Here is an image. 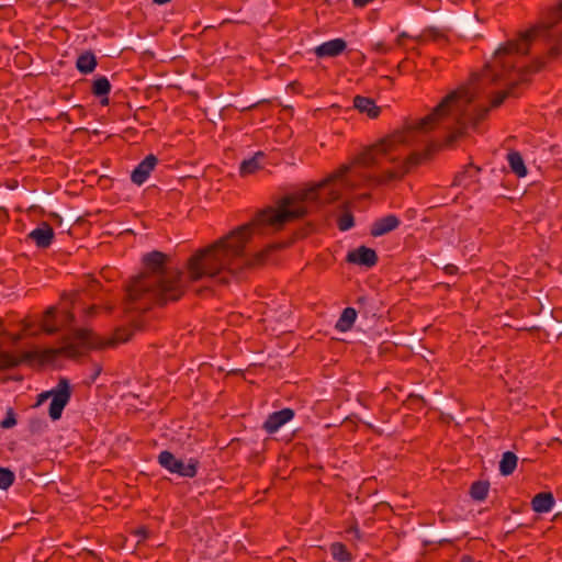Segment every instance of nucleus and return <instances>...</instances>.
<instances>
[{
    "label": "nucleus",
    "instance_id": "nucleus-1",
    "mask_svg": "<svg viewBox=\"0 0 562 562\" xmlns=\"http://www.w3.org/2000/svg\"><path fill=\"white\" fill-rule=\"evenodd\" d=\"M537 29L528 30L519 38L508 41L501 46L482 72L472 76L469 86L461 87L446 95L432 112L425 117L407 124L403 130L392 133L362 150L355 158L353 165L370 168L382 165L384 159L394 162L397 156L393 153L401 146L417 142L419 135L438 126L452 130L447 139L448 144H452L462 136L469 126L476 127L490 111V108L470 110V104L476 98L481 85L485 82H505L507 86L506 89L495 94L491 108L499 106L509 97H518V88L528 81L527 75L529 71L517 68V58L528 54L530 43L537 36Z\"/></svg>",
    "mask_w": 562,
    "mask_h": 562
},
{
    "label": "nucleus",
    "instance_id": "nucleus-2",
    "mask_svg": "<svg viewBox=\"0 0 562 562\" xmlns=\"http://www.w3.org/2000/svg\"><path fill=\"white\" fill-rule=\"evenodd\" d=\"M349 170L350 166L342 165L327 178L284 195L276 207L260 211L251 222L194 251L186 263L184 282L213 279L222 273L238 277L247 269L261 266L270 248L249 255L246 245L251 236L279 231L285 224L304 217L310 212L308 205L318 209L339 200L342 189L355 188V183L346 177Z\"/></svg>",
    "mask_w": 562,
    "mask_h": 562
},
{
    "label": "nucleus",
    "instance_id": "nucleus-3",
    "mask_svg": "<svg viewBox=\"0 0 562 562\" xmlns=\"http://www.w3.org/2000/svg\"><path fill=\"white\" fill-rule=\"evenodd\" d=\"M168 261L169 257L158 250L143 256L144 271L134 277L126 288L131 308L147 311L181 299L186 290L184 273L168 270Z\"/></svg>",
    "mask_w": 562,
    "mask_h": 562
},
{
    "label": "nucleus",
    "instance_id": "nucleus-4",
    "mask_svg": "<svg viewBox=\"0 0 562 562\" xmlns=\"http://www.w3.org/2000/svg\"><path fill=\"white\" fill-rule=\"evenodd\" d=\"M133 336L128 327H120L112 337L103 339L88 328H80L63 338L57 348L33 349L24 353V359L36 361L40 364H52L60 357L76 359L87 352L88 349H104L126 342Z\"/></svg>",
    "mask_w": 562,
    "mask_h": 562
},
{
    "label": "nucleus",
    "instance_id": "nucleus-5",
    "mask_svg": "<svg viewBox=\"0 0 562 562\" xmlns=\"http://www.w3.org/2000/svg\"><path fill=\"white\" fill-rule=\"evenodd\" d=\"M78 296L77 292L64 294L60 307H48L42 317L41 329L48 335H53L63 328L71 326L75 322L71 306H74Z\"/></svg>",
    "mask_w": 562,
    "mask_h": 562
},
{
    "label": "nucleus",
    "instance_id": "nucleus-6",
    "mask_svg": "<svg viewBox=\"0 0 562 562\" xmlns=\"http://www.w3.org/2000/svg\"><path fill=\"white\" fill-rule=\"evenodd\" d=\"M157 461L161 468L171 474H178L181 477L193 479L198 474L200 461L196 458H190L187 462L176 458L169 450H162Z\"/></svg>",
    "mask_w": 562,
    "mask_h": 562
},
{
    "label": "nucleus",
    "instance_id": "nucleus-7",
    "mask_svg": "<svg viewBox=\"0 0 562 562\" xmlns=\"http://www.w3.org/2000/svg\"><path fill=\"white\" fill-rule=\"evenodd\" d=\"M427 154L414 153L395 168L390 169L381 173L380 176L371 178V181L378 184H385L394 180L402 179L411 169L422 164L426 158Z\"/></svg>",
    "mask_w": 562,
    "mask_h": 562
},
{
    "label": "nucleus",
    "instance_id": "nucleus-8",
    "mask_svg": "<svg viewBox=\"0 0 562 562\" xmlns=\"http://www.w3.org/2000/svg\"><path fill=\"white\" fill-rule=\"evenodd\" d=\"M71 397V387L66 378H60L57 385L53 389L52 402L48 409V415L53 420H58L61 417L63 411L69 403Z\"/></svg>",
    "mask_w": 562,
    "mask_h": 562
},
{
    "label": "nucleus",
    "instance_id": "nucleus-9",
    "mask_svg": "<svg viewBox=\"0 0 562 562\" xmlns=\"http://www.w3.org/2000/svg\"><path fill=\"white\" fill-rule=\"evenodd\" d=\"M347 262L371 268L378 262V255L374 249L360 246L347 254Z\"/></svg>",
    "mask_w": 562,
    "mask_h": 562
},
{
    "label": "nucleus",
    "instance_id": "nucleus-10",
    "mask_svg": "<svg viewBox=\"0 0 562 562\" xmlns=\"http://www.w3.org/2000/svg\"><path fill=\"white\" fill-rule=\"evenodd\" d=\"M295 413L292 408H283L278 412L271 413L265 420L262 428L268 434L277 432L283 425L293 419Z\"/></svg>",
    "mask_w": 562,
    "mask_h": 562
},
{
    "label": "nucleus",
    "instance_id": "nucleus-11",
    "mask_svg": "<svg viewBox=\"0 0 562 562\" xmlns=\"http://www.w3.org/2000/svg\"><path fill=\"white\" fill-rule=\"evenodd\" d=\"M157 164L158 158L155 155L149 154L132 171L131 180L135 184L142 186L148 179Z\"/></svg>",
    "mask_w": 562,
    "mask_h": 562
},
{
    "label": "nucleus",
    "instance_id": "nucleus-12",
    "mask_svg": "<svg viewBox=\"0 0 562 562\" xmlns=\"http://www.w3.org/2000/svg\"><path fill=\"white\" fill-rule=\"evenodd\" d=\"M54 237V229L46 222H42L27 235L29 239H31L38 248L43 249L48 248L52 245Z\"/></svg>",
    "mask_w": 562,
    "mask_h": 562
},
{
    "label": "nucleus",
    "instance_id": "nucleus-13",
    "mask_svg": "<svg viewBox=\"0 0 562 562\" xmlns=\"http://www.w3.org/2000/svg\"><path fill=\"white\" fill-rule=\"evenodd\" d=\"M347 48V42L344 38H334L322 43L314 48L318 58L337 57Z\"/></svg>",
    "mask_w": 562,
    "mask_h": 562
},
{
    "label": "nucleus",
    "instance_id": "nucleus-14",
    "mask_svg": "<svg viewBox=\"0 0 562 562\" xmlns=\"http://www.w3.org/2000/svg\"><path fill=\"white\" fill-rule=\"evenodd\" d=\"M401 224V221L396 215L390 214L384 217L376 220L371 226V235L373 237L383 236L394 229Z\"/></svg>",
    "mask_w": 562,
    "mask_h": 562
},
{
    "label": "nucleus",
    "instance_id": "nucleus-15",
    "mask_svg": "<svg viewBox=\"0 0 562 562\" xmlns=\"http://www.w3.org/2000/svg\"><path fill=\"white\" fill-rule=\"evenodd\" d=\"M555 504L554 496L551 492H541L536 494L531 499V508L535 513H549Z\"/></svg>",
    "mask_w": 562,
    "mask_h": 562
},
{
    "label": "nucleus",
    "instance_id": "nucleus-16",
    "mask_svg": "<svg viewBox=\"0 0 562 562\" xmlns=\"http://www.w3.org/2000/svg\"><path fill=\"white\" fill-rule=\"evenodd\" d=\"M111 88L109 79L105 76H99L92 82L91 92L94 97L100 98L101 105H108Z\"/></svg>",
    "mask_w": 562,
    "mask_h": 562
},
{
    "label": "nucleus",
    "instance_id": "nucleus-17",
    "mask_svg": "<svg viewBox=\"0 0 562 562\" xmlns=\"http://www.w3.org/2000/svg\"><path fill=\"white\" fill-rule=\"evenodd\" d=\"M353 106L361 113H366L369 117L375 119L380 114V108L375 102L367 97L357 95L353 99Z\"/></svg>",
    "mask_w": 562,
    "mask_h": 562
},
{
    "label": "nucleus",
    "instance_id": "nucleus-18",
    "mask_svg": "<svg viewBox=\"0 0 562 562\" xmlns=\"http://www.w3.org/2000/svg\"><path fill=\"white\" fill-rule=\"evenodd\" d=\"M265 158V154L262 151H257L249 159H245L241 161L239 166V173L241 177H247L254 175L261 168V161Z\"/></svg>",
    "mask_w": 562,
    "mask_h": 562
},
{
    "label": "nucleus",
    "instance_id": "nucleus-19",
    "mask_svg": "<svg viewBox=\"0 0 562 562\" xmlns=\"http://www.w3.org/2000/svg\"><path fill=\"white\" fill-rule=\"evenodd\" d=\"M479 172L480 168L475 167L474 165H468L462 171L454 176L452 186L468 187L471 182L475 181Z\"/></svg>",
    "mask_w": 562,
    "mask_h": 562
},
{
    "label": "nucleus",
    "instance_id": "nucleus-20",
    "mask_svg": "<svg viewBox=\"0 0 562 562\" xmlns=\"http://www.w3.org/2000/svg\"><path fill=\"white\" fill-rule=\"evenodd\" d=\"M98 65L97 58L92 52H85L78 56L76 67L79 72L88 75L94 71Z\"/></svg>",
    "mask_w": 562,
    "mask_h": 562
},
{
    "label": "nucleus",
    "instance_id": "nucleus-21",
    "mask_svg": "<svg viewBox=\"0 0 562 562\" xmlns=\"http://www.w3.org/2000/svg\"><path fill=\"white\" fill-rule=\"evenodd\" d=\"M357 310L353 307H346L339 319L337 321L335 328L340 333H346L350 330L355 324V321L357 318Z\"/></svg>",
    "mask_w": 562,
    "mask_h": 562
},
{
    "label": "nucleus",
    "instance_id": "nucleus-22",
    "mask_svg": "<svg viewBox=\"0 0 562 562\" xmlns=\"http://www.w3.org/2000/svg\"><path fill=\"white\" fill-rule=\"evenodd\" d=\"M507 161L509 164L510 170L519 178H522L527 175V168L525 166L522 156L518 151H510L507 155Z\"/></svg>",
    "mask_w": 562,
    "mask_h": 562
},
{
    "label": "nucleus",
    "instance_id": "nucleus-23",
    "mask_svg": "<svg viewBox=\"0 0 562 562\" xmlns=\"http://www.w3.org/2000/svg\"><path fill=\"white\" fill-rule=\"evenodd\" d=\"M518 458L512 451H506L502 456V460L499 462V472L504 476H508L513 474L517 467Z\"/></svg>",
    "mask_w": 562,
    "mask_h": 562
},
{
    "label": "nucleus",
    "instance_id": "nucleus-24",
    "mask_svg": "<svg viewBox=\"0 0 562 562\" xmlns=\"http://www.w3.org/2000/svg\"><path fill=\"white\" fill-rule=\"evenodd\" d=\"M330 554L337 562H350L352 557L347 547L341 542L330 544Z\"/></svg>",
    "mask_w": 562,
    "mask_h": 562
},
{
    "label": "nucleus",
    "instance_id": "nucleus-25",
    "mask_svg": "<svg viewBox=\"0 0 562 562\" xmlns=\"http://www.w3.org/2000/svg\"><path fill=\"white\" fill-rule=\"evenodd\" d=\"M490 490L488 482L476 481L470 487V495L474 501L482 502L487 497Z\"/></svg>",
    "mask_w": 562,
    "mask_h": 562
},
{
    "label": "nucleus",
    "instance_id": "nucleus-26",
    "mask_svg": "<svg viewBox=\"0 0 562 562\" xmlns=\"http://www.w3.org/2000/svg\"><path fill=\"white\" fill-rule=\"evenodd\" d=\"M21 359L9 352H0V370H7L18 367Z\"/></svg>",
    "mask_w": 562,
    "mask_h": 562
},
{
    "label": "nucleus",
    "instance_id": "nucleus-27",
    "mask_svg": "<svg viewBox=\"0 0 562 562\" xmlns=\"http://www.w3.org/2000/svg\"><path fill=\"white\" fill-rule=\"evenodd\" d=\"M15 480L14 473L8 468H0V490H8Z\"/></svg>",
    "mask_w": 562,
    "mask_h": 562
},
{
    "label": "nucleus",
    "instance_id": "nucleus-28",
    "mask_svg": "<svg viewBox=\"0 0 562 562\" xmlns=\"http://www.w3.org/2000/svg\"><path fill=\"white\" fill-rule=\"evenodd\" d=\"M355 225L353 215L350 212H346L338 217L337 226L341 232H346L352 228Z\"/></svg>",
    "mask_w": 562,
    "mask_h": 562
},
{
    "label": "nucleus",
    "instance_id": "nucleus-29",
    "mask_svg": "<svg viewBox=\"0 0 562 562\" xmlns=\"http://www.w3.org/2000/svg\"><path fill=\"white\" fill-rule=\"evenodd\" d=\"M15 425H16V418H15L14 409L12 407H9L7 409L4 419L1 420V423H0V426L3 429H9V428L14 427Z\"/></svg>",
    "mask_w": 562,
    "mask_h": 562
},
{
    "label": "nucleus",
    "instance_id": "nucleus-30",
    "mask_svg": "<svg viewBox=\"0 0 562 562\" xmlns=\"http://www.w3.org/2000/svg\"><path fill=\"white\" fill-rule=\"evenodd\" d=\"M562 20V0L550 11V24L553 25Z\"/></svg>",
    "mask_w": 562,
    "mask_h": 562
},
{
    "label": "nucleus",
    "instance_id": "nucleus-31",
    "mask_svg": "<svg viewBox=\"0 0 562 562\" xmlns=\"http://www.w3.org/2000/svg\"><path fill=\"white\" fill-rule=\"evenodd\" d=\"M369 303V297L362 295V296H359L356 301V304L358 305L359 310L357 311L358 313H363L364 316H368L369 314V311L367 310V305Z\"/></svg>",
    "mask_w": 562,
    "mask_h": 562
},
{
    "label": "nucleus",
    "instance_id": "nucleus-32",
    "mask_svg": "<svg viewBox=\"0 0 562 562\" xmlns=\"http://www.w3.org/2000/svg\"><path fill=\"white\" fill-rule=\"evenodd\" d=\"M373 50L383 55L390 52V47L384 42H378L373 45Z\"/></svg>",
    "mask_w": 562,
    "mask_h": 562
},
{
    "label": "nucleus",
    "instance_id": "nucleus-33",
    "mask_svg": "<svg viewBox=\"0 0 562 562\" xmlns=\"http://www.w3.org/2000/svg\"><path fill=\"white\" fill-rule=\"evenodd\" d=\"M443 271L447 274L454 276L458 273L459 268L456 265L448 263L443 267Z\"/></svg>",
    "mask_w": 562,
    "mask_h": 562
},
{
    "label": "nucleus",
    "instance_id": "nucleus-34",
    "mask_svg": "<svg viewBox=\"0 0 562 562\" xmlns=\"http://www.w3.org/2000/svg\"><path fill=\"white\" fill-rule=\"evenodd\" d=\"M347 532L350 533V535H353L357 539H360V530L358 528L357 525H353V526H350L348 529H347Z\"/></svg>",
    "mask_w": 562,
    "mask_h": 562
},
{
    "label": "nucleus",
    "instance_id": "nucleus-35",
    "mask_svg": "<svg viewBox=\"0 0 562 562\" xmlns=\"http://www.w3.org/2000/svg\"><path fill=\"white\" fill-rule=\"evenodd\" d=\"M52 393H53V389L50 391H48V392L41 393L38 395L37 404H41L43 401H45L49 396L52 397Z\"/></svg>",
    "mask_w": 562,
    "mask_h": 562
},
{
    "label": "nucleus",
    "instance_id": "nucleus-36",
    "mask_svg": "<svg viewBox=\"0 0 562 562\" xmlns=\"http://www.w3.org/2000/svg\"><path fill=\"white\" fill-rule=\"evenodd\" d=\"M371 1L372 0H352L353 5L357 7V8H363V7H366Z\"/></svg>",
    "mask_w": 562,
    "mask_h": 562
},
{
    "label": "nucleus",
    "instance_id": "nucleus-37",
    "mask_svg": "<svg viewBox=\"0 0 562 562\" xmlns=\"http://www.w3.org/2000/svg\"><path fill=\"white\" fill-rule=\"evenodd\" d=\"M101 372V367L100 366H95V371H93V375L91 376V381L94 382L95 379L98 378V375L100 374Z\"/></svg>",
    "mask_w": 562,
    "mask_h": 562
},
{
    "label": "nucleus",
    "instance_id": "nucleus-38",
    "mask_svg": "<svg viewBox=\"0 0 562 562\" xmlns=\"http://www.w3.org/2000/svg\"><path fill=\"white\" fill-rule=\"evenodd\" d=\"M460 562H474V559L471 555H469V554H463L460 558Z\"/></svg>",
    "mask_w": 562,
    "mask_h": 562
},
{
    "label": "nucleus",
    "instance_id": "nucleus-39",
    "mask_svg": "<svg viewBox=\"0 0 562 562\" xmlns=\"http://www.w3.org/2000/svg\"><path fill=\"white\" fill-rule=\"evenodd\" d=\"M428 34L429 36H431L434 40H437L440 35L438 32L434 31V30H429L428 31Z\"/></svg>",
    "mask_w": 562,
    "mask_h": 562
},
{
    "label": "nucleus",
    "instance_id": "nucleus-40",
    "mask_svg": "<svg viewBox=\"0 0 562 562\" xmlns=\"http://www.w3.org/2000/svg\"><path fill=\"white\" fill-rule=\"evenodd\" d=\"M97 310V306L92 305L90 306L88 310H87V315L90 316V315H93L94 312Z\"/></svg>",
    "mask_w": 562,
    "mask_h": 562
},
{
    "label": "nucleus",
    "instance_id": "nucleus-41",
    "mask_svg": "<svg viewBox=\"0 0 562 562\" xmlns=\"http://www.w3.org/2000/svg\"><path fill=\"white\" fill-rule=\"evenodd\" d=\"M407 36V34L405 32L401 33L397 37V42L398 44H402V38H405Z\"/></svg>",
    "mask_w": 562,
    "mask_h": 562
},
{
    "label": "nucleus",
    "instance_id": "nucleus-42",
    "mask_svg": "<svg viewBox=\"0 0 562 562\" xmlns=\"http://www.w3.org/2000/svg\"><path fill=\"white\" fill-rule=\"evenodd\" d=\"M155 3L157 4H166L168 3L170 0H153Z\"/></svg>",
    "mask_w": 562,
    "mask_h": 562
},
{
    "label": "nucleus",
    "instance_id": "nucleus-43",
    "mask_svg": "<svg viewBox=\"0 0 562 562\" xmlns=\"http://www.w3.org/2000/svg\"><path fill=\"white\" fill-rule=\"evenodd\" d=\"M1 216L7 217V211L3 207H0V217Z\"/></svg>",
    "mask_w": 562,
    "mask_h": 562
},
{
    "label": "nucleus",
    "instance_id": "nucleus-44",
    "mask_svg": "<svg viewBox=\"0 0 562 562\" xmlns=\"http://www.w3.org/2000/svg\"><path fill=\"white\" fill-rule=\"evenodd\" d=\"M221 281L226 283L227 282V278L226 277H222Z\"/></svg>",
    "mask_w": 562,
    "mask_h": 562
},
{
    "label": "nucleus",
    "instance_id": "nucleus-45",
    "mask_svg": "<svg viewBox=\"0 0 562 562\" xmlns=\"http://www.w3.org/2000/svg\"><path fill=\"white\" fill-rule=\"evenodd\" d=\"M139 536H143L145 533V530H138Z\"/></svg>",
    "mask_w": 562,
    "mask_h": 562
},
{
    "label": "nucleus",
    "instance_id": "nucleus-46",
    "mask_svg": "<svg viewBox=\"0 0 562 562\" xmlns=\"http://www.w3.org/2000/svg\"><path fill=\"white\" fill-rule=\"evenodd\" d=\"M139 536H143L145 533V530H138Z\"/></svg>",
    "mask_w": 562,
    "mask_h": 562
},
{
    "label": "nucleus",
    "instance_id": "nucleus-47",
    "mask_svg": "<svg viewBox=\"0 0 562 562\" xmlns=\"http://www.w3.org/2000/svg\"><path fill=\"white\" fill-rule=\"evenodd\" d=\"M139 536H143L145 533V530H138Z\"/></svg>",
    "mask_w": 562,
    "mask_h": 562
}]
</instances>
